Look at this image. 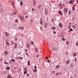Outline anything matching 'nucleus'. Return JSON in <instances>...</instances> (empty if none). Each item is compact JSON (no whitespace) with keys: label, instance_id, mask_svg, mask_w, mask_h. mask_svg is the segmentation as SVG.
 I'll return each instance as SVG.
<instances>
[{"label":"nucleus","instance_id":"f704fd0d","mask_svg":"<svg viewBox=\"0 0 78 78\" xmlns=\"http://www.w3.org/2000/svg\"><path fill=\"white\" fill-rule=\"evenodd\" d=\"M35 50L36 51H37V52H38V50L37 48H35Z\"/></svg>","mask_w":78,"mask_h":78},{"label":"nucleus","instance_id":"09e8293b","mask_svg":"<svg viewBox=\"0 0 78 78\" xmlns=\"http://www.w3.org/2000/svg\"><path fill=\"white\" fill-rule=\"evenodd\" d=\"M20 59L22 60L23 59V57H21Z\"/></svg>","mask_w":78,"mask_h":78},{"label":"nucleus","instance_id":"6e6d98bb","mask_svg":"<svg viewBox=\"0 0 78 78\" xmlns=\"http://www.w3.org/2000/svg\"><path fill=\"white\" fill-rule=\"evenodd\" d=\"M11 16H14V15H13V14H11Z\"/></svg>","mask_w":78,"mask_h":78},{"label":"nucleus","instance_id":"423d86ee","mask_svg":"<svg viewBox=\"0 0 78 78\" xmlns=\"http://www.w3.org/2000/svg\"><path fill=\"white\" fill-rule=\"evenodd\" d=\"M5 36H7V37L9 36V34L8 32H5Z\"/></svg>","mask_w":78,"mask_h":78},{"label":"nucleus","instance_id":"ea45409f","mask_svg":"<svg viewBox=\"0 0 78 78\" xmlns=\"http://www.w3.org/2000/svg\"><path fill=\"white\" fill-rule=\"evenodd\" d=\"M62 41H65V38H62Z\"/></svg>","mask_w":78,"mask_h":78},{"label":"nucleus","instance_id":"20e7f679","mask_svg":"<svg viewBox=\"0 0 78 78\" xmlns=\"http://www.w3.org/2000/svg\"><path fill=\"white\" fill-rule=\"evenodd\" d=\"M19 17L20 18V19L22 20V21H24V18H23V16H19Z\"/></svg>","mask_w":78,"mask_h":78},{"label":"nucleus","instance_id":"69168bd1","mask_svg":"<svg viewBox=\"0 0 78 78\" xmlns=\"http://www.w3.org/2000/svg\"><path fill=\"white\" fill-rule=\"evenodd\" d=\"M76 2H77V3H78V0H77V1H76Z\"/></svg>","mask_w":78,"mask_h":78},{"label":"nucleus","instance_id":"a878e982","mask_svg":"<svg viewBox=\"0 0 78 78\" xmlns=\"http://www.w3.org/2000/svg\"><path fill=\"white\" fill-rule=\"evenodd\" d=\"M68 12H69V15H70V13H71V11L69 10L68 11Z\"/></svg>","mask_w":78,"mask_h":78},{"label":"nucleus","instance_id":"79ce46f5","mask_svg":"<svg viewBox=\"0 0 78 78\" xmlns=\"http://www.w3.org/2000/svg\"><path fill=\"white\" fill-rule=\"evenodd\" d=\"M53 50H55V51H56V48L54 47V48H53Z\"/></svg>","mask_w":78,"mask_h":78},{"label":"nucleus","instance_id":"c756f323","mask_svg":"<svg viewBox=\"0 0 78 78\" xmlns=\"http://www.w3.org/2000/svg\"><path fill=\"white\" fill-rule=\"evenodd\" d=\"M6 45H9V43L8 42H6Z\"/></svg>","mask_w":78,"mask_h":78},{"label":"nucleus","instance_id":"2eb2a0df","mask_svg":"<svg viewBox=\"0 0 78 78\" xmlns=\"http://www.w3.org/2000/svg\"><path fill=\"white\" fill-rule=\"evenodd\" d=\"M52 30H55V29H56V27H52L51 28Z\"/></svg>","mask_w":78,"mask_h":78},{"label":"nucleus","instance_id":"f8f14e48","mask_svg":"<svg viewBox=\"0 0 78 78\" xmlns=\"http://www.w3.org/2000/svg\"><path fill=\"white\" fill-rule=\"evenodd\" d=\"M33 3L34 6H35L36 4V2L35 0L33 1Z\"/></svg>","mask_w":78,"mask_h":78},{"label":"nucleus","instance_id":"7c9ffc66","mask_svg":"<svg viewBox=\"0 0 78 78\" xmlns=\"http://www.w3.org/2000/svg\"><path fill=\"white\" fill-rule=\"evenodd\" d=\"M69 30H70V31H73V29H72V28H70V29H69Z\"/></svg>","mask_w":78,"mask_h":78},{"label":"nucleus","instance_id":"680f3d73","mask_svg":"<svg viewBox=\"0 0 78 78\" xmlns=\"http://www.w3.org/2000/svg\"><path fill=\"white\" fill-rule=\"evenodd\" d=\"M4 64H6V62H5Z\"/></svg>","mask_w":78,"mask_h":78},{"label":"nucleus","instance_id":"37998d69","mask_svg":"<svg viewBox=\"0 0 78 78\" xmlns=\"http://www.w3.org/2000/svg\"><path fill=\"white\" fill-rule=\"evenodd\" d=\"M28 17V16L27 15H26L25 16V18L26 19H27V18Z\"/></svg>","mask_w":78,"mask_h":78},{"label":"nucleus","instance_id":"8fccbe9b","mask_svg":"<svg viewBox=\"0 0 78 78\" xmlns=\"http://www.w3.org/2000/svg\"><path fill=\"white\" fill-rule=\"evenodd\" d=\"M32 11H34V8H32Z\"/></svg>","mask_w":78,"mask_h":78},{"label":"nucleus","instance_id":"9d476101","mask_svg":"<svg viewBox=\"0 0 78 78\" xmlns=\"http://www.w3.org/2000/svg\"><path fill=\"white\" fill-rule=\"evenodd\" d=\"M58 13H59L60 15H62V11L60 10H59Z\"/></svg>","mask_w":78,"mask_h":78},{"label":"nucleus","instance_id":"6ab92c4d","mask_svg":"<svg viewBox=\"0 0 78 78\" xmlns=\"http://www.w3.org/2000/svg\"><path fill=\"white\" fill-rule=\"evenodd\" d=\"M4 53L5 54V55H8V52L7 51H5Z\"/></svg>","mask_w":78,"mask_h":78},{"label":"nucleus","instance_id":"7ed1b4c3","mask_svg":"<svg viewBox=\"0 0 78 78\" xmlns=\"http://www.w3.org/2000/svg\"><path fill=\"white\" fill-rule=\"evenodd\" d=\"M63 11L66 13V14H67V12H68V9L67 8H64L63 9Z\"/></svg>","mask_w":78,"mask_h":78},{"label":"nucleus","instance_id":"774afa93","mask_svg":"<svg viewBox=\"0 0 78 78\" xmlns=\"http://www.w3.org/2000/svg\"><path fill=\"white\" fill-rule=\"evenodd\" d=\"M62 33H61V34L62 35Z\"/></svg>","mask_w":78,"mask_h":78},{"label":"nucleus","instance_id":"4be33fe9","mask_svg":"<svg viewBox=\"0 0 78 78\" xmlns=\"http://www.w3.org/2000/svg\"><path fill=\"white\" fill-rule=\"evenodd\" d=\"M26 47H27V48H28V47H29V44H28V43H27V44L26 45Z\"/></svg>","mask_w":78,"mask_h":78},{"label":"nucleus","instance_id":"1a4fd4ad","mask_svg":"<svg viewBox=\"0 0 78 78\" xmlns=\"http://www.w3.org/2000/svg\"><path fill=\"white\" fill-rule=\"evenodd\" d=\"M44 27L46 29L47 28V23H45L44 24Z\"/></svg>","mask_w":78,"mask_h":78},{"label":"nucleus","instance_id":"0e129e2a","mask_svg":"<svg viewBox=\"0 0 78 78\" xmlns=\"http://www.w3.org/2000/svg\"><path fill=\"white\" fill-rule=\"evenodd\" d=\"M26 55H28V53H26Z\"/></svg>","mask_w":78,"mask_h":78},{"label":"nucleus","instance_id":"49530a36","mask_svg":"<svg viewBox=\"0 0 78 78\" xmlns=\"http://www.w3.org/2000/svg\"><path fill=\"white\" fill-rule=\"evenodd\" d=\"M53 33H54V34H56V32L55 31H54Z\"/></svg>","mask_w":78,"mask_h":78},{"label":"nucleus","instance_id":"0eeeda50","mask_svg":"<svg viewBox=\"0 0 78 78\" xmlns=\"http://www.w3.org/2000/svg\"><path fill=\"white\" fill-rule=\"evenodd\" d=\"M24 74H26L27 73V69L26 68H25L24 69Z\"/></svg>","mask_w":78,"mask_h":78},{"label":"nucleus","instance_id":"4c0bfd02","mask_svg":"<svg viewBox=\"0 0 78 78\" xmlns=\"http://www.w3.org/2000/svg\"><path fill=\"white\" fill-rule=\"evenodd\" d=\"M33 72H37V70L34 69V70H33Z\"/></svg>","mask_w":78,"mask_h":78},{"label":"nucleus","instance_id":"58836bf2","mask_svg":"<svg viewBox=\"0 0 78 78\" xmlns=\"http://www.w3.org/2000/svg\"><path fill=\"white\" fill-rule=\"evenodd\" d=\"M40 7H41V5H38V9H39L40 8Z\"/></svg>","mask_w":78,"mask_h":78},{"label":"nucleus","instance_id":"864d4df0","mask_svg":"<svg viewBox=\"0 0 78 78\" xmlns=\"http://www.w3.org/2000/svg\"><path fill=\"white\" fill-rule=\"evenodd\" d=\"M52 73H55V71H53L52 72Z\"/></svg>","mask_w":78,"mask_h":78},{"label":"nucleus","instance_id":"bf43d9fd","mask_svg":"<svg viewBox=\"0 0 78 78\" xmlns=\"http://www.w3.org/2000/svg\"><path fill=\"white\" fill-rule=\"evenodd\" d=\"M27 76H29V74H27Z\"/></svg>","mask_w":78,"mask_h":78},{"label":"nucleus","instance_id":"dca6fc26","mask_svg":"<svg viewBox=\"0 0 78 78\" xmlns=\"http://www.w3.org/2000/svg\"><path fill=\"white\" fill-rule=\"evenodd\" d=\"M72 10L73 11H74L75 10V5H73L72 7Z\"/></svg>","mask_w":78,"mask_h":78},{"label":"nucleus","instance_id":"9b49d317","mask_svg":"<svg viewBox=\"0 0 78 78\" xmlns=\"http://www.w3.org/2000/svg\"><path fill=\"white\" fill-rule=\"evenodd\" d=\"M18 28L20 30H23L24 29V28L22 27H18Z\"/></svg>","mask_w":78,"mask_h":78},{"label":"nucleus","instance_id":"bb28decb","mask_svg":"<svg viewBox=\"0 0 78 78\" xmlns=\"http://www.w3.org/2000/svg\"><path fill=\"white\" fill-rule=\"evenodd\" d=\"M66 45H69V41H67L66 42Z\"/></svg>","mask_w":78,"mask_h":78},{"label":"nucleus","instance_id":"cd10ccee","mask_svg":"<svg viewBox=\"0 0 78 78\" xmlns=\"http://www.w3.org/2000/svg\"><path fill=\"white\" fill-rule=\"evenodd\" d=\"M11 61H12V62H15V60H14L13 59H12Z\"/></svg>","mask_w":78,"mask_h":78},{"label":"nucleus","instance_id":"f03ea898","mask_svg":"<svg viewBox=\"0 0 78 78\" xmlns=\"http://www.w3.org/2000/svg\"><path fill=\"white\" fill-rule=\"evenodd\" d=\"M74 2H75V0H70V1H69V3H70L71 5H73Z\"/></svg>","mask_w":78,"mask_h":78},{"label":"nucleus","instance_id":"39448f33","mask_svg":"<svg viewBox=\"0 0 78 78\" xmlns=\"http://www.w3.org/2000/svg\"><path fill=\"white\" fill-rule=\"evenodd\" d=\"M44 23V21H43L42 20V18H41L40 23L41 24V25H42V24H43Z\"/></svg>","mask_w":78,"mask_h":78},{"label":"nucleus","instance_id":"e433bc0d","mask_svg":"<svg viewBox=\"0 0 78 78\" xmlns=\"http://www.w3.org/2000/svg\"><path fill=\"white\" fill-rule=\"evenodd\" d=\"M76 46H78V42L76 43Z\"/></svg>","mask_w":78,"mask_h":78},{"label":"nucleus","instance_id":"72a5a7b5","mask_svg":"<svg viewBox=\"0 0 78 78\" xmlns=\"http://www.w3.org/2000/svg\"><path fill=\"white\" fill-rule=\"evenodd\" d=\"M11 78V76H7V78Z\"/></svg>","mask_w":78,"mask_h":78},{"label":"nucleus","instance_id":"13d9d810","mask_svg":"<svg viewBox=\"0 0 78 78\" xmlns=\"http://www.w3.org/2000/svg\"><path fill=\"white\" fill-rule=\"evenodd\" d=\"M9 64H11V61H9Z\"/></svg>","mask_w":78,"mask_h":78},{"label":"nucleus","instance_id":"338daca9","mask_svg":"<svg viewBox=\"0 0 78 78\" xmlns=\"http://www.w3.org/2000/svg\"><path fill=\"white\" fill-rule=\"evenodd\" d=\"M15 39H16V41H17V38H15Z\"/></svg>","mask_w":78,"mask_h":78},{"label":"nucleus","instance_id":"3c124183","mask_svg":"<svg viewBox=\"0 0 78 78\" xmlns=\"http://www.w3.org/2000/svg\"><path fill=\"white\" fill-rule=\"evenodd\" d=\"M37 57H39V55H36Z\"/></svg>","mask_w":78,"mask_h":78},{"label":"nucleus","instance_id":"052dcab7","mask_svg":"<svg viewBox=\"0 0 78 78\" xmlns=\"http://www.w3.org/2000/svg\"><path fill=\"white\" fill-rule=\"evenodd\" d=\"M6 64H9V63L8 62L6 63Z\"/></svg>","mask_w":78,"mask_h":78},{"label":"nucleus","instance_id":"603ef678","mask_svg":"<svg viewBox=\"0 0 78 78\" xmlns=\"http://www.w3.org/2000/svg\"><path fill=\"white\" fill-rule=\"evenodd\" d=\"M50 60H48V62H50Z\"/></svg>","mask_w":78,"mask_h":78},{"label":"nucleus","instance_id":"c9c22d12","mask_svg":"<svg viewBox=\"0 0 78 78\" xmlns=\"http://www.w3.org/2000/svg\"><path fill=\"white\" fill-rule=\"evenodd\" d=\"M75 60L76 62H77V59H76V58H75Z\"/></svg>","mask_w":78,"mask_h":78},{"label":"nucleus","instance_id":"a19ab883","mask_svg":"<svg viewBox=\"0 0 78 78\" xmlns=\"http://www.w3.org/2000/svg\"><path fill=\"white\" fill-rule=\"evenodd\" d=\"M34 69H37V67L36 66H34Z\"/></svg>","mask_w":78,"mask_h":78},{"label":"nucleus","instance_id":"c03bdc74","mask_svg":"<svg viewBox=\"0 0 78 78\" xmlns=\"http://www.w3.org/2000/svg\"><path fill=\"white\" fill-rule=\"evenodd\" d=\"M51 22H54V20L53 19H52L51 20Z\"/></svg>","mask_w":78,"mask_h":78},{"label":"nucleus","instance_id":"5701e85b","mask_svg":"<svg viewBox=\"0 0 78 78\" xmlns=\"http://www.w3.org/2000/svg\"><path fill=\"white\" fill-rule=\"evenodd\" d=\"M17 44H16L14 46V48H17Z\"/></svg>","mask_w":78,"mask_h":78},{"label":"nucleus","instance_id":"5fc2aeb1","mask_svg":"<svg viewBox=\"0 0 78 78\" xmlns=\"http://www.w3.org/2000/svg\"><path fill=\"white\" fill-rule=\"evenodd\" d=\"M27 51H28V50H27V49H26V50H25V51H26V52H27Z\"/></svg>","mask_w":78,"mask_h":78},{"label":"nucleus","instance_id":"aec40b11","mask_svg":"<svg viewBox=\"0 0 78 78\" xmlns=\"http://www.w3.org/2000/svg\"><path fill=\"white\" fill-rule=\"evenodd\" d=\"M59 27H60V28H62V24L61 23H59Z\"/></svg>","mask_w":78,"mask_h":78},{"label":"nucleus","instance_id":"4468645a","mask_svg":"<svg viewBox=\"0 0 78 78\" xmlns=\"http://www.w3.org/2000/svg\"><path fill=\"white\" fill-rule=\"evenodd\" d=\"M55 68L56 69H59V65H57L56 66Z\"/></svg>","mask_w":78,"mask_h":78},{"label":"nucleus","instance_id":"6e6552de","mask_svg":"<svg viewBox=\"0 0 78 78\" xmlns=\"http://www.w3.org/2000/svg\"><path fill=\"white\" fill-rule=\"evenodd\" d=\"M77 27V24H75L74 25H73V29H75L76 27Z\"/></svg>","mask_w":78,"mask_h":78},{"label":"nucleus","instance_id":"b1692460","mask_svg":"<svg viewBox=\"0 0 78 78\" xmlns=\"http://www.w3.org/2000/svg\"><path fill=\"white\" fill-rule=\"evenodd\" d=\"M73 56H76V53H73Z\"/></svg>","mask_w":78,"mask_h":78},{"label":"nucleus","instance_id":"e2e57ef3","mask_svg":"<svg viewBox=\"0 0 78 78\" xmlns=\"http://www.w3.org/2000/svg\"><path fill=\"white\" fill-rule=\"evenodd\" d=\"M71 24H72V23H69V25H71Z\"/></svg>","mask_w":78,"mask_h":78},{"label":"nucleus","instance_id":"473e14b6","mask_svg":"<svg viewBox=\"0 0 78 78\" xmlns=\"http://www.w3.org/2000/svg\"><path fill=\"white\" fill-rule=\"evenodd\" d=\"M13 14V16H16V13L15 12H14Z\"/></svg>","mask_w":78,"mask_h":78},{"label":"nucleus","instance_id":"c85d7f7f","mask_svg":"<svg viewBox=\"0 0 78 78\" xmlns=\"http://www.w3.org/2000/svg\"><path fill=\"white\" fill-rule=\"evenodd\" d=\"M6 69H7L8 70H9L10 69V67H7L6 68Z\"/></svg>","mask_w":78,"mask_h":78},{"label":"nucleus","instance_id":"4d7b16f0","mask_svg":"<svg viewBox=\"0 0 78 78\" xmlns=\"http://www.w3.org/2000/svg\"><path fill=\"white\" fill-rule=\"evenodd\" d=\"M19 57V59H20V58L21 57Z\"/></svg>","mask_w":78,"mask_h":78},{"label":"nucleus","instance_id":"a18cd8bd","mask_svg":"<svg viewBox=\"0 0 78 78\" xmlns=\"http://www.w3.org/2000/svg\"><path fill=\"white\" fill-rule=\"evenodd\" d=\"M46 59H48V57H46Z\"/></svg>","mask_w":78,"mask_h":78},{"label":"nucleus","instance_id":"ddd939ff","mask_svg":"<svg viewBox=\"0 0 78 78\" xmlns=\"http://www.w3.org/2000/svg\"><path fill=\"white\" fill-rule=\"evenodd\" d=\"M27 65L28 66H30V61L29 60L27 62Z\"/></svg>","mask_w":78,"mask_h":78},{"label":"nucleus","instance_id":"de8ad7c7","mask_svg":"<svg viewBox=\"0 0 78 78\" xmlns=\"http://www.w3.org/2000/svg\"><path fill=\"white\" fill-rule=\"evenodd\" d=\"M31 44H34V43H33V42L31 41Z\"/></svg>","mask_w":78,"mask_h":78},{"label":"nucleus","instance_id":"393cba45","mask_svg":"<svg viewBox=\"0 0 78 78\" xmlns=\"http://www.w3.org/2000/svg\"><path fill=\"white\" fill-rule=\"evenodd\" d=\"M19 59V57H16L15 58V59H16V60H18Z\"/></svg>","mask_w":78,"mask_h":78},{"label":"nucleus","instance_id":"f3484780","mask_svg":"<svg viewBox=\"0 0 78 78\" xmlns=\"http://www.w3.org/2000/svg\"><path fill=\"white\" fill-rule=\"evenodd\" d=\"M43 27H44V26H42L40 27V30H41V31H42V30L43 29Z\"/></svg>","mask_w":78,"mask_h":78},{"label":"nucleus","instance_id":"2f4dec72","mask_svg":"<svg viewBox=\"0 0 78 78\" xmlns=\"http://www.w3.org/2000/svg\"><path fill=\"white\" fill-rule=\"evenodd\" d=\"M15 22H16L17 23L18 22V20H15Z\"/></svg>","mask_w":78,"mask_h":78},{"label":"nucleus","instance_id":"a211bd4d","mask_svg":"<svg viewBox=\"0 0 78 78\" xmlns=\"http://www.w3.org/2000/svg\"><path fill=\"white\" fill-rule=\"evenodd\" d=\"M69 62H70L69 60H67L66 61V64H69Z\"/></svg>","mask_w":78,"mask_h":78},{"label":"nucleus","instance_id":"f257e3e1","mask_svg":"<svg viewBox=\"0 0 78 78\" xmlns=\"http://www.w3.org/2000/svg\"><path fill=\"white\" fill-rule=\"evenodd\" d=\"M48 9L45 8L44 9V12H45V14H46V15H47V14H48Z\"/></svg>","mask_w":78,"mask_h":78},{"label":"nucleus","instance_id":"412c9836","mask_svg":"<svg viewBox=\"0 0 78 78\" xmlns=\"http://www.w3.org/2000/svg\"><path fill=\"white\" fill-rule=\"evenodd\" d=\"M23 4V2L22 1H21L20 2V5L21 6H22Z\"/></svg>","mask_w":78,"mask_h":78}]
</instances>
